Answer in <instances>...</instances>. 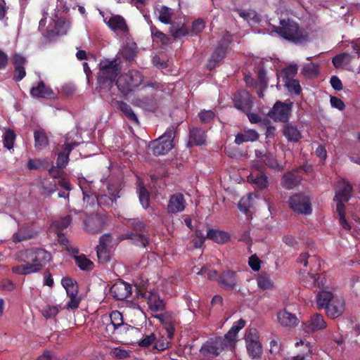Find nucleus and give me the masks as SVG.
Masks as SVG:
<instances>
[{"label": "nucleus", "instance_id": "nucleus-1", "mask_svg": "<svg viewBox=\"0 0 360 360\" xmlns=\"http://www.w3.org/2000/svg\"><path fill=\"white\" fill-rule=\"evenodd\" d=\"M14 258L23 263L13 266L12 272L18 275H27L39 271L51 259L49 252L42 248H30L17 252Z\"/></svg>", "mask_w": 360, "mask_h": 360}, {"label": "nucleus", "instance_id": "nucleus-2", "mask_svg": "<svg viewBox=\"0 0 360 360\" xmlns=\"http://www.w3.org/2000/svg\"><path fill=\"white\" fill-rule=\"evenodd\" d=\"M352 186L344 179L340 180L335 187L334 201L336 203V212L339 217V223L346 231L351 229V226L345 218V202L349 201L352 196Z\"/></svg>", "mask_w": 360, "mask_h": 360}, {"label": "nucleus", "instance_id": "nucleus-3", "mask_svg": "<svg viewBox=\"0 0 360 360\" xmlns=\"http://www.w3.org/2000/svg\"><path fill=\"white\" fill-rule=\"evenodd\" d=\"M274 32L281 37L295 43H302L309 39L307 32L290 18L281 20L280 25L274 27Z\"/></svg>", "mask_w": 360, "mask_h": 360}, {"label": "nucleus", "instance_id": "nucleus-4", "mask_svg": "<svg viewBox=\"0 0 360 360\" xmlns=\"http://www.w3.org/2000/svg\"><path fill=\"white\" fill-rule=\"evenodd\" d=\"M120 69L116 60L104 58L99 63L97 79L101 88L110 89L114 84Z\"/></svg>", "mask_w": 360, "mask_h": 360}, {"label": "nucleus", "instance_id": "nucleus-5", "mask_svg": "<svg viewBox=\"0 0 360 360\" xmlns=\"http://www.w3.org/2000/svg\"><path fill=\"white\" fill-rule=\"evenodd\" d=\"M232 350L233 347L226 339L217 337L207 341L200 348V353L205 356L215 357L224 349Z\"/></svg>", "mask_w": 360, "mask_h": 360}, {"label": "nucleus", "instance_id": "nucleus-6", "mask_svg": "<svg viewBox=\"0 0 360 360\" xmlns=\"http://www.w3.org/2000/svg\"><path fill=\"white\" fill-rule=\"evenodd\" d=\"M142 82V76L139 71L130 70L119 77L116 82L118 89L126 94L139 86Z\"/></svg>", "mask_w": 360, "mask_h": 360}, {"label": "nucleus", "instance_id": "nucleus-7", "mask_svg": "<svg viewBox=\"0 0 360 360\" xmlns=\"http://www.w3.org/2000/svg\"><path fill=\"white\" fill-rule=\"evenodd\" d=\"M92 182H89L86 179H82L79 180V185L84 195V201L89 202L91 200V203L96 202L100 205H110L112 203L113 199L106 195H98L91 193L89 191L91 189Z\"/></svg>", "mask_w": 360, "mask_h": 360}, {"label": "nucleus", "instance_id": "nucleus-8", "mask_svg": "<svg viewBox=\"0 0 360 360\" xmlns=\"http://www.w3.org/2000/svg\"><path fill=\"white\" fill-rule=\"evenodd\" d=\"M174 136V128H168L158 139L153 141V151L155 155H165L174 147L173 139Z\"/></svg>", "mask_w": 360, "mask_h": 360}, {"label": "nucleus", "instance_id": "nucleus-9", "mask_svg": "<svg viewBox=\"0 0 360 360\" xmlns=\"http://www.w3.org/2000/svg\"><path fill=\"white\" fill-rule=\"evenodd\" d=\"M292 103H289L277 101L269 111L268 116L275 122H286L290 118Z\"/></svg>", "mask_w": 360, "mask_h": 360}, {"label": "nucleus", "instance_id": "nucleus-10", "mask_svg": "<svg viewBox=\"0 0 360 360\" xmlns=\"http://www.w3.org/2000/svg\"><path fill=\"white\" fill-rule=\"evenodd\" d=\"M245 342L250 356L252 359L259 358L262 354V346L257 330L251 329L249 330L245 338Z\"/></svg>", "mask_w": 360, "mask_h": 360}, {"label": "nucleus", "instance_id": "nucleus-11", "mask_svg": "<svg viewBox=\"0 0 360 360\" xmlns=\"http://www.w3.org/2000/svg\"><path fill=\"white\" fill-rule=\"evenodd\" d=\"M290 207L293 211L299 214H309L311 213V207L308 197L302 195H295L290 198Z\"/></svg>", "mask_w": 360, "mask_h": 360}, {"label": "nucleus", "instance_id": "nucleus-12", "mask_svg": "<svg viewBox=\"0 0 360 360\" xmlns=\"http://www.w3.org/2000/svg\"><path fill=\"white\" fill-rule=\"evenodd\" d=\"M326 326L327 323L323 316L319 314H313L308 321L304 322L302 325L303 330L307 333L324 329Z\"/></svg>", "mask_w": 360, "mask_h": 360}, {"label": "nucleus", "instance_id": "nucleus-13", "mask_svg": "<svg viewBox=\"0 0 360 360\" xmlns=\"http://www.w3.org/2000/svg\"><path fill=\"white\" fill-rule=\"evenodd\" d=\"M105 224L103 217L98 214H92L84 221V229L89 233H98L101 232Z\"/></svg>", "mask_w": 360, "mask_h": 360}, {"label": "nucleus", "instance_id": "nucleus-14", "mask_svg": "<svg viewBox=\"0 0 360 360\" xmlns=\"http://www.w3.org/2000/svg\"><path fill=\"white\" fill-rule=\"evenodd\" d=\"M238 282L236 272L228 270L222 272L218 278L219 285L226 290L234 289Z\"/></svg>", "mask_w": 360, "mask_h": 360}, {"label": "nucleus", "instance_id": "nucleus-15", "mask_svg": "<svg viewBox=\"0 0 360 360\" xmlns=\"http://www.w3.org/2000/svg\"><path fill=\"white\" fill-rule=\"evenodd\" d=\"M186 200L184 195L180 193L172 195L168 200L167 211L169 214H176L183 212L186 208Z\"/></svg>", "mask_w": 360, "mask_h": 360}, {"label": "nucleus", "instance_id": "nucleus-16", "mask_svg": "<svg viewBox=\"0 0 360 360\" xmlns=\"http://www.w3.org/2000/svg\"><path fill=\"white\" fill-rule=\"evenodd\" d=\"M30 94L34 98L54 99L56 96L53 90L43 81H40L30 89Z\"/></svg>", "mask_w": 360, "mask_h": 360}, {"label": "nucleus", "instance_id": "nucleus-17", "mask_svg": "<svg viewBox=\"0 0 360 360\" xmlns=\"http://www.w3.org/2000/svg\"><path fill=\"white\" fill-rule=\"evenodd\" d=\"M235 107L245 112H248L252 108V101L250 94L246 91H241L234 96Z\"/></svg>", "mask_w": 360, "mask_h": 360}, {"label": "nucleus", "instance_id": "nucleus-18", "mask_svg": "<svg viewBox=\"0 0 360 360\" xmlns=\"http://www.w3.org/2000/svg\"><path fill=\"white\" fill-rule=\"evenodd\" d=\"M110 293L117 300H123L131 295V286L123 281L117 282L110 288Z\"/></svg>", "mask_w": 360, "mask_h": 360}, {"label": "nucleus", "instance_id": "nucleus-19", "mask_svg": "<svg viewBox=\"0 0 360 360\" xmlns=\"http://www.w3.org/2000/svg\"><path fill=\"white\" fill-rule=\"evenodd\" d=\"M104 21L113 31H117L122 33H126L128 32V27L126 20L121 15H112L108 19L105 18Z\"/></svg>", "mask_w": 360, "mask_h": 360}, {"label": "nucleus", "instance_id": "nucleus-20", "mask_svg": "<svg viewBox=\"0 0 360 360\" xmlns=\"http://www.w3.org/2000/svg\"><path fill=\"white\" fill-rule=\"evenodd\" d=\"M345 311V301L342 297H335L327 307L326 313L328 316L335 319Z\"/></svg>", "mask_w": 360, "mask_h": 360}, {"label": "nucleus", "instance_id": "nucleus-21", "mask_svg": "<svg viewBox=\"0 0 360 360\" xmlns=\"http://www.w3.org/2000/svg\"><path fill=\"white\" fill-rule=\"evenodd\" d=\"M147 299V304L151 311H160L165 309V301L160 297L158 290H153L150 291Z\"/></svg>", "mask_w": 360, "mask_h": 360}, {"label": "nucleus", "instance_id": "nucleus-22", "mask_svg": "<svg viewBox=\"0 0 360 360\" xmlns=\"http://www.w3.org/2000/svg\"><path fill=\"white\" fill-rule=\"evenodd\" d=\"M110 319L114 330L118 333L127 332L130 328V326L124 323L122 314L118 311L111 312Z\"/></svg>", "mask_w": 360, "mask_h": 360}, {"label": "nucleus", "instance_id": "nucleus-23", "mask_svg": "<svg viewBox=\"0 0 360 360\" xmlns=\"http://www.w3.org/2000/svg\"><path fill=\"white\" fill-rule=\"evenodd\" d=\"M277 319L280 324L283 326L294 327L298 324L297 316L285 309L281 310L278 313Z\"/></svg>", "mask_w": 360, "mask_h": 360}, {"label": "nucleus", "instance_id": "nucleus-24", "mask_svg": "<svg viewBox=\"0 0 360 360\" xmlns=\"http://www.w3.org/2000/svg\"><path fill=\"white\" fill-rule=\"evenodd\" d=\"M245 326V321L240 319L238 321L233 323L231 329L228 331V333L224 337V339L227 341L229 344L231 345L233 348L234 342L236 340L237 334L242 328H243Z\"/></svg>", "mask_w": 360, "mask_h": 360}, {"label": "nucleus", "instance_id": "nucleus-25", "mask_svg": "<svg viewBox=\"0 0 360 360\" xmlns=\"http://www.w3.org/2000/svg\"><path fill=\"white\" fill-rule=\"evenodd\" d=\"M259 134L254 129L245 130L236 136L235 143L240 145L244 142H253L258 140Z\"/></svg>", "mask_w": 360, "mask_h": 360}, {"label": "nucleus", "instance_id": "nucleus-26", "mask_svg": "<svg viewBox=\"0 0 360 360\" xmlns=\"http://www.w3.org/2000/svg\"><path fill=\"white\" fill-rule=\"evenodd\" d=\"M283 134L289 141L297 142L302 138L300 131L292 124H287L283 126Z\"/></svg>", "mask_w": 360, "mask_h": 360}, {"label": "nucleus", "instance_id": "nucleus-27", "mask_svg": "<svg viewBox=\"0 0 360 360\" xmlns=\"http://www.w3.org/2000/svg\"><path fill=\"white\" fill-rule=\"evenodd\" d=\"M248 181L258 189H263L267 186V177L262 173L252 172L248 176Z\"/></svg>", "mask_w": 360, "mask_h": 360}, {"label": "nucleus", "instance_id": "nucleus-28", "mask_svg": "<svg viewBox=\"0 0 360 360\" xmlns=\"http://www.w3.org/2000/svg\"><path fill=\"white\" fill-rule=\"evenodd\" d=\"M207 238L217 243H224L229 240L230 236L226 231L209 229L207 233Z\"/></svg>", "mask_w": 360, "mask_h": 360}, {"label": "nucleus", "instance_id": "nucleus-29", "mask_svg": "<svg viewBox=\"0 0 360 360\" xmlns=\"http://www.w3.org/2000/svg\"><path fill=\"white\" fill-rule=\"evenodd\" d=\"M301 177L298 175V171L288 172L282 179V185L288 189L294 188L300 181Z\"/></svg>", "mask_w": 360, "mask_h": 360}, {"label": "nucleus", "instance_id": "nucleus-30", "mask_svg": "<svg viewBox=\"0 0 360 360\" xmlns=\"http://www.w3.org/2000/svg\"><path fill=\"white\" fill-rule=\"evenodd\" d=\"M206 136L204 130L201 129H193L190 131V143L200 146L205 143Z\"/></svg>", "mask_w": 360, "mask_h": 360}, {"label": "nucleus", "instance_id": "nucleus-31", "mask_svg": "<svg viewBox=\"0 0 360 360\" xmlns=\"http://www.w3.org/2000/svg\"><path fill=\"white\" fill-rule=\"evenodd\" d=\"M333 299H335L333 294L328 291H321L316 296L317 304L319 309H327Z\"/></svg>", "mask_w": 360, "mask_h": 360}, {"label": "nucleus", "instance_id": "nucleus-32", "mask_svg": "<svg viewBox=\"0 0 360 360\" xmlns=\"http://www.w3.org/2000/svg\"><path fill=\"white\" fill-rule=\"evenodd\" d=\"M75 264L82 271H91L94 268V263L84 255L80 254L74 257Z\"/></svg>", "mask_w": 360, "mask_h": 360}, {"label": "nucleus", "instance_id": "nucleus-33", "mask_svg": "<svg viewBox=\"0 0 360 360\" xmlns=\"http://www.w3.org/2000/svg\"><path fill=\"white\" fill-rule=\"evenodd\" d=\"M226 56V49L223 46L218 47L212 55L210 60L207 63V68L210 70L214 68L216 64L221 61Z\"/></svg>", "mask_w": 360, "mask_h": 360}, {"label": "nucleus", "instance_id": "nucleus-34", "mask_svg": "<svg viewBox=\"0 0 360 360\" xmlns=\"http://www.w3.org/2000/svg\"><path fill=\"white\" fill-rule=\"evenodd\" d=\"M117 107L124 114V115L131 122L138 124L139 120L134 112L131 106L123 101H117Z\"/></svg>", "mask_w": 360, "mask_h": 360}, {"label": "nucleus", "instance_id": "nucleus-35", "mask_svg": "<svg viewBox=\"0 0 360 360\" xmlns=\"http://www.w3.org/2000/svg\"><path fill=\"white\" fill-rule=\"evenodd\" d=\"M303 285L307 288L318 287L321 288L324 285L323 279L316 274H308L302 280Z\"/></svg>", "mask_w": 360, "mask_h": 360}, {"label": "nucleus", "instance_id": "nucleus-36", "mask_svg": "<svg viewBox=\"0 0 360 360\" xmlns=\"http://www.w3.org/2000/svg\"><path fill=\"white\" fill-rule=\"evenodd\" d=\"M61 309H63V307L60 304L52 305L48 304L42 308L41 312L46 319H52L56 317Z\"/></svg>", "mask_w": 360, "mask_h": 360}, {"label": "nucleus", "instance_id": "nucleus-37", "mask_svg": "<svg viewBox=\"0 0 360 360\" xmlns=\"http://www.w3.org/2000/svg\"><path fill=\"white\" fill-rule=\"evenodd\" d=\"M257 283L258 287L263 290H271L274 287V282L269 276L265 274L258 275L257 278Z\"/></svg>", "mask_w": 360, "mask_h": 360}, {"label": "nucleus", "instance_id": "nucleus-38", "mask_svg": "<svg viewBox=\"0 0 360 360\" xmlns=\"http://www.w3.org/2000/svg\"><path fill=\"white\" fill-rule=\"evenodd\" d=\"M257 195L250 193L246 196L243 197L238 203V208L240 211L247 212L254 205V200Z\"/></svg>", "mask_w": 360, "mask_h": 360}, {"label": "nucleus", "instance_id": "nucleus-39", "mask_svg": "<svg viewBox=\"0 0 360 360\" xmlns=\"http://www.w3.org/2000/svg\"><path fill=\"white\" fill-rule=\"evenodd\" d=\"M352 56L347 53H340L333 58V63L335 68H341L351 63Z\"/></svg>", "mask_w": 360, "mask_h": 360}, {"label": "nucleus", "instance_id": "nucleus-40", "mask_svg": "<svg viewBox=\"0 0 360 360\" xmlns=\"http://www.w3.org/2000/svg\"><path fill=\"white\" fill-rule=\"evenodd\" d=\"M76 146H77V144L75 143H73L71 144H67L65 146V150L67 151V153L66 154H65V153H59L58 154L57 161H56V164L58 167L63 168V167H65V165L68 162L69 153L71 151V150L72 149V148Z\"/></svg>", "mask_w": 360, "mask_h": 360}, {"label": "nucleus", "instance_id": "nucleus-41", "mask_svg": "<svg viewBox=\"0 0 360 360\" xmlns=\"http://www.w3.org/2000/svg\"><path fill=\"white\" fill-rule=\"evenodd\" d=\"M256 154L257 158L260 159V161L264 162L265 165L269 167L277 170L282 169V167L278 163L277 160L272 155L269 154H264L263 155L259 156L257 153H256Z\"/></svg>", "mask_w": 360, "mask_h": 360}, {"label": "nucleus", "instance_id": "nucleus-42", "mask_svg": "<svg viewBox=\"0 0 360 360\" xmlns=\"http://www.w3.org/2000/svg\"><path fill=\"white\" fill-rule=\"evenodd\" d=\"M35 147L37 149H42L48 145V139L43 130L34 131Z\"/></svg>", "mask_w": 360, "mask_h": 360}, {"label": "nucleus", "instance_id": "nucleus-43", "mask_svg": "<svg viewBox=\"0 0 360 360\" xmlns=\"http://www.w3.org/2000/svg\"><path fill=\"white\" fill-rule=\"evenodd\" d=\"M124 238L131 239L136 245L146 247L148 244V239L143 234L128 233Z\"/></svg>", "mask_w": 360, "mask_h": 360}, {"label": "nucleus", "instance_id": "nucleus-44", "mask_svg": "<svg viewBox=\"0 0 360 360\" xmlns=\"http://www.w3.org/2000/svg\"><path fill=\"white\" fill-rule=\"evenodd\" d=\"M138 194L141 204L143 208H148L150 205L149 193L141 184H139Z\"/></svg>", "mask_w": 360, "mask_h": 360}, {"label": "nucleus", "instance_id": "nucleus-45", "mask_svg": "<svg viewBox=\"0 0 360 360\" xmlns=\"http://www.w3.org/2000/svg\"><path fill=\"white\" fill-rule=\"evenodd\" d=\"M158 19L165 24H169L171 21L172 11L166 6H161L157 9Z\"/></svg>", "mask_w": 360, "mask_h": 360}, {"label": "nucleus", "instance_id": "nucleus-46", "mask_svg": "<svg viewBox=\"0 0 360 360\" xmlns=\"http://www.w3.org/2000/svg\"><path fill=\"white\" fill-rule=\"evenodd\" d=\"M34 234L31 232L26 231L24 229L20 228L16 233L13 235L12 239L14 243L21 242L33 238Z\"/></svg>", "mask_w": 360, "mask_h": 360}, {"label": "nucleus", "instance_id": "nucleus-47", "mask_svg": "<svg viewBox=\"0 0 360 360\" xmlns=\"http://www.w3.org/2000/svg\"><path fill=\"white\" fill-rule=\"evenodd\" d=\"M71 221L72 219L70 217L66 216L65 217L61 218L60 220H58L53 223L51 227L52 229H56L58 231L59 235L60 232L63 231L69 226V225L71 223Z\"/></svg>", "mask_w": 360, "mask_h": 360}, {"label": "nucleus", "instance_id": "nucleus-48", "mask_svg": "<svg viewBox=\"0 0 360 360\" xmlns=\"http://www.w3.org/2000/svg\"><path fill=\"white\" fill-rule=\"evenodd\" d=\"M61 283L66 290L67 295H73V293H78L77 287L73 283V281L70 278H63Z\"/></svg>", "mask_w": 360, "mask_h": 360}, {"label": "nucleus", "instance_id": "nucleus-49", "mask_svg": "<svg viewBox=\"0 0 360 360\" xmlns=\"http://www.w3.org/2000/svg\"><path fill=\"white\" fill-rule=\"evenodd\" d=\"M4 146L5 148H8V150H11L13 148L15 139V134L13 131L12 130H6L4 134Z\"/></svg>", "mask_w": 360, "mask_h": 360}, {"label": "nucleus", "instance_id": "nucleus-50", "mask_svg": "<svg viewBox=\"0 0 360 360\" xmlns=\"http://www.w3.org/2000/svg\"><path fill=\"white\" fill-rule=\"evenodd\" d=\"M70 27L69 23L63 19H60L56 22L55 32L52 35L65 34Z\"/></svg>", "mask_w": 360, "mask_h": 360}, {"label": "nucleus", "instance_id": "nucleus-51", "mask_svg": "<svg viewBox=\"0 0 360 360\" xmlns=\"http://www.w3.org/2000/svg\"><path fill=\"white\" fill-rule=\"evenodd\" d=\"M96 252L98 260L101 262H106L110 259V252L106 245H98Z\"/></svg>", "mask_w": 360, "mask_h": 360}, {"label": "nucleus", "instance_id": "nucleus-52", "mask_svg": "<svg viewBox=\"0 0 360 360\" xmlns=\"http://www.w3.org/2000/svg\"><path fill=\"white\" fill-rule=\"evenodd\" d=\"M68 297L70 300L65 305L62 306L63 309L71 310L77 309L80 303V298L77 296V293H73V295H68Z\"/></svg>", "mask_w": 360, "mask_h": 360}, {"label": "nucleus", "instance_id": "nucleus-53", "mask_svg": "<svg viewBox=\"0 0 360 360\" xmlns=\"http://www.w3.org/2000/svg\"><path fill=\"white\" fill-rule=\"evenodd\" d=\"M285 86L291 93L300 94L301 92V86L300 82L296 79H288L285 82Z\"/></svg>", "mask_w": 360, "mask_h": 360}, {"label": "nucleus", "instance_id": "nucleus-54", "mask_svg": "<svg viewBox=\"0 0 360 360\" xmlns=\"http://www.w3.org/2000/svg\"><path fill=\"white\" fill-rule=\"evenodd\" d=\"M319 65L314 63L305 65L302 68V72L308 77L316 76L319 73Z\"/></svg>", "mask_w": 360, "mask_h": 360}, {"label": "nucleus", "instance_id": "nucleus-55", "mask_svg": "<svg viewBox=\"0 0 360 360\" xmlns=\"http://www.w3.org/2000/svg\"><path fill=\"white\" fill-rule=\"evenodd\" d=\"M110 356L114 358L119 359H124L129 356V352L126 350L121 349L120 347H115L110 350Z\"/></svg>", "mask_w": 360, "mask_h": 360}, {"label": "nucleus", "instance_id": "nucleus-56", "mask_svg": "<svg viewBox=\"0 0 360 360\" xmlns=\"http://www.w3.org/2000/svg\"><path fill=\"white\" fill-rule=\"evenodd\" d=\"M171 33L174 38H181L187 34L188 30L184 25L172 26Z\"/></svg>", "mask_w": 360, "mask_h": 360}, {"label": "nucleus", "instance_id": "nucleus-57", "mask_svg": "<svg viewBox=\"0 0 360 360\" xmlns=\"http://www.w3.org/2000/svg\"><path fill=\"white\" fill-rule=\"evenodd\" d=\"M297 70L298 68L297 65H290L288 67L284 68L282 70V73L285 76L286 79H288L294 77L297 74Z\"/></svg>", "mask_w": 360, "mask_h": 360}, {"label": "nucleus", "instance_id": "nucleus-58", "mask_svg": "<svg viewBox=\"0 0 360 360\" xmlns=\"http://www.w3.org/2000/svg\"><path fill=\"white\" fill-rule=\"evenodd\" d=\"M150 31L151 34L153 37L160 39L163 44H166L167 43L168 39L166 35L163 32L159 31L155 27L150 26Z\"/></svg>", "mask_w": 360, "mask_h": 360}, {"label": "nucleus", "instance_id": "nucleus-59", "mask_svg": "<svg viewBox=\"0 0 360 360\" xmlns=\"http://www.w3.org/2000/svg\"><path fill=\"white\" fill-rule=\"evenodd\" d=\"M248 264L255 271H258L260 269L261 260L255 255L249 258Z\"/></svg>", "mask_w": 360, "mask_h": 360}, {"label": "nucleus", "instance_id": "nucleus-60", "mask_svg": "<svg viewBox=\"0 0 360 360\" xmlns=\"http://www.w3.org/2000/svg\"><path fill=\"white\" fill-rule=\"evenodd\" d=\"M199 117L202 122L207 123L214 117V113L212 110H204L199 113Z\"/></svg>", "mask_w": 360, "mask_h": 360}, {"label": "nucleus", "instance_id": "nucleus-61", "mask_svg": "<svg viewBox=\"0 0 360 360\" xmlns=\"http://www.w3.org/2000/svg\"><path fill=\"white\" fill-rule=\"evenodd\" d=\"M204 27H205L204 21L201 19H198L193 22L192 32L194 34H197L199 32H202V30L204 29Z\"/></svg>", "mask_w": 360, "mask_h": 360}, {"label": "nucleus", "instance_id": "nucleus-62", "mask_svg": "<svg viewBox=\"0 0 360 360\" xmlns=\"http://www.w3.org/2000/svg\"><path fill=\"white\" fill-rule=\"evenodd\" d=\"M155 340V335L153 333H150L146 335L143 339L141 340L139 344L141 347H148L154 342Z\"/></svg>", "mask_w": 360, "mask_h": 360}, {"label": "nucleus", "instance_id": "nucleus-63", "mask_svg": "<svg viewBox=\"0 0 360 360\" xmlns=\"http://www.w3.org/2000/svg\"><path fill=\"white\" fill-rule=\"evenodd\" d=\"M122 55L127 60H131L135 58L136 52L134 49H132L131 48L125 47L122 51Z\"/></svg>", "mask_w": 360, "mask_h": 360}, {"label": "nucleus", "instance_id": "nucleus-64", "mask_svg": "<svg viewBox=\"0 0 360 360\" xmlns=\"http://www.w3.org/2000/svg\"><path fill=\"white\" fill-rule=\"evenodd\" d=\"M330 104L332 107L340 110H343L345 106L344 102L337 97L330 98Z\"/></svg>", "mask_w": 360, "mask_h": 360}]
</instances>
